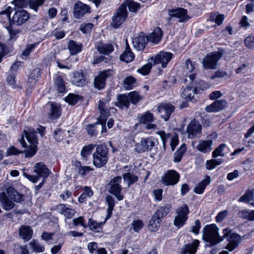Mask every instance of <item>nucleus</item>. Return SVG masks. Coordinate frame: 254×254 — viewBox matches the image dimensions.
I'll list each match as a JSON object with an SVG mask.
<instances>
[{
    "instance_id": "a18cd8bd",
    "label": "nucleus",
    "mask_w": 254,
    "mask_h": 254,
    "mask_svg": "<svg viewBox=\"0 0 254 254\" xmlns=\"http://www.w3.org/2000/svg\"><path fill=\"white\" fill-rule=\"evenodd\" d=\"M127 95L131 103L134 105L142 99V97L139 94L138 92L136 91L130 92Z\"/></svg>"
},
{
    "instance_id": "a211bd4d",
    "label": "nucleus",
    "mask_w": 254,
    "mask_h": 254,
    "mask_svg": "<svg viewBox=\"0 0 254 254\" xmlns=\"http://www.w3.org/2000/svg\"><path fill=\"white\" fill-rule=\"evenodd\" d=\"M148 41V36L144 33H141L133 39V46L138 50H141L145 48Z\"/></svg>"
},
{
    "instance_id": "680f3d73",
    "label": "nucleus",
    "mask_w": 254,
    "mask_h": 254,
    "mask_svg": "<svg viewBox=\"0 0 254 254\" xmlns=\"http://www.w3.org/2000/svg\"><path fill=\"white\" fill-rule=\"evenodd\" d=\"M245 44L246 47L250 49L254 48V37L249 36L245 39Z\"/></svg>"
},
{
    "instance_id": "0eeeda50",
    "label": "nucleus",
    "mask_w": 254,
    "mask_h": 254,
    "mask_svg": "<svg viewBox=\"0 0 254 254\" xmlns=\"http://www.w3.org/2000/svg\"><path fill=\"white\" fill-rule=\"evenodd\" d=\"M127 16V11L125 5H121L112 18L111 25L117 28L123 23Z\"/></svg>"
},
{
    "instance_id": "bf43d9fd",
    "label": "nucleus",
    "mask_w": 254,
    "mask_h": 254,
    "mask_svg": "<svg viewBox=\"0 0 254 254\" xmlns=\"http://www.w3.org/2000/svg\"><path fill=\"white\" fill-rule=\"evenodd\" d=\"M65 135V131L61 129H56L54 131V136L57 141L63 140Z\"/></svg>"
},
{
    "instance_id": "f8f14e48",
    "label": "nucleus",
    "mask_w": 254,
    "mask_h": 254,
    "mask_svg": "<svg viewBox=\"0 0 254 254\" xmlns=\"http://www.w3.org/2000/svg\"><path fill=\"white\" fill-rule=\"evenodd\" d=\"M157 110L161 117L167 121L174 112L175 107L169 103H162L158 106Z\"/></svg>"
},
{
    "instance_id": "20e7f679",
    "label": "nucleus",
    "mask_w": 254,
    "mask_h": 254,
    "mask_svg": "<svg viewBox=\"0 0 254 254\" xmlns=\"http://www.w3.org/2000/svg\"><path fill=\"white\" fill-rule=\"evenodd\" d=\"M93 163L97 168L104 166L108 160V149L103 145H98L93 154Z\"/></svg>"
},
{
    "instance_id": "8fccbe9b",
    "label": "nucleus",
    "mask_w": 254,
    "mask_h": 254,
    "mask_svg": "<svg viewBox=\"0 0 254 254\" xmlns=\"http://www.w3.org/2000/svg\"><path fill=\"white\" fill-rule=\"evenodd\" d=\"M157 134L160 136L163 142V147L165 149L166 144L167 142L168 139H171L173 134L166 133L164 131H159L157 132Z\"/></svg>"
},
{
    "instance_id": "c9c22d12",
    "label": "nucleus",
    "mask_w": 254,
    "mask_h": 254,
    "mask_svg": "<svg viewBox=\"0 0 254 254\" xmlns=\"http://www.w3.org/2000/svg\"><path fill=\"white\" fill-rule=\"evenodd\" d=\"M107 220L106 218L104 222L99 223L92 218H90L88 220V226L91 231L96 232H99Z\"/></svg>"
},
{
    "instance_id": "de8ad7c7",
    "label": "nucleus",
    "mask_w": 254,
    "mask_h": 254,
    "mask_svg": "<svg viewBox=\"0 0 254 254\" xmlns=\"http://www.w3.org/2000/svg\"><path fill=\"white\" fill-rule=\"evenodd\" d=\"M135 83V79L132 76L126 77L123 83V86L127 90L131 89Z\"/></svg>"
},
{
    "instance_id": "69168bd1",
    "label": "nucleus",
    "mask_w": 254,
    "mask_h": 254,
    "mask_svg": "<svg viewBox=\"0 0 254 254\" xmlns=\"http://www.w3.org/2000/svg\"><path fill=\"white\" fill-rule=\"evenodd\" d=\"M151 68V64H146L144 65L143 66H142L141 68L137 69V72L144 75H147L150 72Z\"/></svg>"
},
{
    "instance_id": "5701e85b",
    "label": "nucleus",
    "mask_w": 254,
    "mask_h": 254,
    "mask_svg": "<svg viewBox=\"0 0 254 254\" xmlns=\"http://www.w3.org/2000/svg\"><path fill=\"white\" fill-rule=\"evenodd\" d=\"M59 212L66 219H71L75 214L74 209L68 207L65 204H60L57 206Z\"/></svg>"
},
{
    "instance_id": "e2e57ef3",
    "label": "nucleus",
    "mask_w": 254,
    "mask_h": 254,
    "mask_svg": "<svg viewBox=\"0 0 254 254\" xmlns=\"http://www.w3.org/2000/svg\"><path fill=\"white\" fill-rule=\"evenodd\" d=\"M195 63L191 62L190 59H187L185 62V66L187 71L192 72L195 69Z\"/></svg>"
},
{
    "instance_id": "9b49d317",
    "label": "nucleus",
    "mask_w": 254,
    "mask_h": 254,
    "mask_svg": "<svg viewBox=\"0 0 254 254\" xmlns=\"http://www.w3.org/2000/svg\"><path fill=\"white\" fill-rule=\"evenodd\" d=\"M121 181L122 177L118 176L114 178L110 183V192L113 194L119 200H122L124 198L123 195L120 193L122 188L120 184Z\"/></svg>"
},
{
    "instance_id": "6ab92c4d",
    "label": "nucleus",
    "mask_w": 254,
    "mask_h": 254,
    "mask_svg": "<svg viewBox=\"0 0 254 254\" xmlns=\"http://www.w3.org/2000/svg\"><path fill=\"white\" fill-rule=\"evenodd\" d=\"M89 11L90 7L87 5L80 1L75 3L73 9V15L75 18L79 19Z\"/></svg>"
},
{
    "instance_id": "c756f323",
    "label": "nucleus",
    "mask_w": 254,
    "mask_h": 254,
    "mask_svg": "<svg viewBox=\"0 0 254 254\" xmlns=\"http://www.w3.org/2000/svg\"><path fill=\"white\" fill-rule=\"evenodd\" d=\"M10 200L4 192L0 193V201L2 208L5 210H10L15 206V204Z\"/></svg>"
},
{
    "instance_id": "bb28decb",
    "label": "nucleus",
    "mask_w": 254,
    "mask_h": 254,
    "mask_svg": "<svg viewBox=\"0 0 254 254\" xmlns=\"http://www.w3.org/2000/svg\"><path fill=\"white\" fill-rule=\"evenodd\" d=\"M96 49L100 54L106 56H110L114 51V46L111 44H103L100 43L96 46Z\"/></svg>"
},
{
    "instance_id": "79ce46f5",
    "label": "nucleus",
    "mask_w": 254,
    "mask_h": 254,
    "mask_svg": "<svg viewBox=\"0 0 254 254\" xmlns=\"http://www.w3.org/2000/svg\"><path fill=\"white\" fill-rule=\"evenodd\" d=\"M122 5H125L126 8L128 7L130 11L136 12L140 8V4L132 0H127Z\"/></svg>"
},
{
    "instance_id": "f3484780",
    "label": "nucleus",
    "mask_w": 254,
    "mask_h": 254,
    "mask_svg": "<svg viewBox=\"0 0 254 254\" xmlns=\"http://www.w3.org/2000/svg\"><path fill=\"white\" fill-rule=\"evenodd\" d=\"M29 18V14L25 10L21 9L15 11L12 16L13 23L21 25Z\"/></svg>"
},
{
    "instance_id": "603ef678",
    "label": "nucleus",
    "mask_w": 254,
    "mask_h": 254,
    "mask_svg": "<svg viewBox=\"0 0 254 254\" xmlns=\"http://www.w3.org/2000/svg\"><path fill=\"white\" fill-rule=\"evenodd\" d=\"M226 147L225 144H220L215 150L212 152V157L216 158L218 156H224L225 154L223 152L224 148Z\"/></svg>"
},
{
    "instance_id": "ddd939ff",
    "label": "nucleus",
    "mask_w": 254,
    "mask_h": 254,
    "mask_svg": "<svg viewBox=\"0 0 254 254\" xmlns=\"http://www.w3.org/2000/svg\"><path fill=\"white\" fill-rule=\"evenodd\" d=\"M187 132L190 138L197 137L201 133V126L197 121L193 120L188 125Z\"/></svg>"
},
{
    "instance_id": "cd10ccee",
    "label": "nucleus",
    "mask_w": 254,
    "mask_h": 254,
    "mask_svg": "<svg viewBox=\"0 0 254 254\" xmlns=\"http://www.w3.org/2000/svg\"><path fill=\"white\" fill-rule=\"evenodd\" d=\"M61 115V107L59 104L52 103L50 104V112L48 114L49 119L54 120L58 118Z\"/></svg>"
},
{
    "instance_id": "9d476101",
    "label": "nucleus",
    "mask_w": 254,
    "mask_h": 254,
    "mask_svg": "<svg viewBox=\"0 0 254 254\" xmlns=\"http://www.w3.org/2000/svg\"><path fill=\"white\" fill-rule=\"evenodd\" d=\"M155 139L152 137L142 138L141 141L135 145V150L138 153L151 150L155 146Z\"/></svg>"
},
{
    "instance_id": "412c9836",
    "label": "nucleus",
    "mask_w": 254,
    "mask_h": 254,
    "mask_svg": "<svg viewBox=\"0 0 254 254\" xmlns=\"http://www.w3.org/2000/svg\"><path fill=\"white\" fill-rule=\"evenodd\" d=\"M72 75L71 82L73 84L77 86H82L86 84V78L81 70L74 71Z\"/></svg>"
},
{
    "instance_id": "c03bdc74",
    "label": "nucleus",
    "mask_w": 254,
    "mask_h": 254,
    "mask_svg": "<svg viewBox=\"0 0 254 254\" xmlns=\"http://www.w3.org/2000/svg\"><path fill=\"white\" fill-rule=\"evenodd\" d=\"M186 151V146L185 144H182L179 149L174 153V161L175 162H179Z\"/></svg>"
},
{
    "instance_id": "6e6552de",
    "label": "nucleus",
    "mask_w": 254,
    "mask_h": 254,
    "mask_svg": "<svg viewBox=\"0 0 254 254\" xmlns=\"http://www.w3.org/2000/svg\"><path fill=\"white\" fill-rule=\"evenodd\" d=\"M109 100L110 97H108L105 101L100 100L98 103V107L100 113L98 120L102 124H104L106 121L107 118L110 114V110L114 109L109 107Z\"/></svg>"
},
{
    "instance_id": "37998d69",
    "label": "nucleus",
    "mask_w": 254,
    "mask_h": 254,
    "mask_svg": "<svg viewBox=\"0 0 254 254\" xmlns=\"http://www.w3.org/2000/svg\"><path fill=\"white\" fill-rule=\"evenodd\" d=\"M123 178L125 182L127 183L128 187H129L138 180L137 176L130 173H125L123 175Z\"/></svg>"
},
{
    "instance_id": "dca6fc26",
    "label": "nucleus",
    "mask_w": 254,
    "mask_h": 254,
    "mask_svg": "<svg viewBox=\"0 0 254 254\" xmlns=\"http://www.w3.org/2000/svg\"><path fill=\"white\" fill-rule=\"evenodd\" d=\"M172 54L166 52H160L152 59L155 64H161L163 68L166 67L172 58Z\"/></svg>"
},
{
    "instance_id": "4d7b16f0",
    "label": "nucleus",
    "mask_w": 254,
    "mask_h": 254,
    "mask_svg": "<svg viewBox=\"0 0 254 254\" xmlns=\"http://www.w3.org/2000/svg\"><path fill=\"white\" fill-rule=\"evenodd\" d=\"M78 95L73 94H69L65 99L66 102L70 105H75L79 100Z\"/></svg>"
},
{
    "instance_id": "c85d7f7f",
    "label": "nucleus",
    "mask_w": 254,
    "mask_h": 254,
    "mask_svg": "<svg viewBox=\"0 0 254 254\" xmlns=\"http://www.w3.org/2000/svg\"><path fill=\"white\" fill-rule=\"evenodd\" d=\"M196 88L188 86L184 88L181 92V96L186 101H191L196 93Z\"/></svg>"
},
{
    "instance_id": "4c0bfd02",
    "label": "nucleus",
    "mask_w": 254,
    "mask_h": 254,
    "mask_svg": "<svg viewBox=\"0 0 254 254\" xmlns=\"http://www.w3.org/2000/svg\"><path fill=\"white\" fill-rule=\"evenodd\" d=\"M55 85L59 93H63L66 91V87L63 77L57 75L55 79Z\"/></svg>"
},
{
    "instance_id": "a878e982",
    "label": "nucleus",
    "mask_w": 254,
    "mask_h": 254,
    "mask_svg": "<svg viewBox=\"0 0 254 254\" xmlns=\"http://www.w3.org/2000/svg\"><path fill=\"white\" fill-rule=\"evenodd\" d=\"M163 32L159 27H156L153 31L150 33L148 36L149 41L154 43L158 44L160 41Z\"/></svg>"
},
{
    "instance_id": "49530a36",
    "label": "nucleus",
    "mask_w": 254,
    "mask_h": 254,
    "mask_svg": "<svg viewBox=\"0 0 254 254\" xmlns=\"http://www.w3.org/2000/svg\"><path fill=\"white\" fill-rule=\"evenodd\" d=\"M84 192L79 196L78 199L79 202L82 203L85 201L87 197H91L93 195V191L88 187H85Z\"/></svg>"
},
{
    "instance_id": "4468645a",
    "label": "nucleus",
    "mask_w": 254,
    "mask_h": 254,
    "mask_svg": "<svg viewBox=\"0 0 254 254\" xmlns=\"http://www.w3.org/2000/svg\"><path fill=\"white\" fill-rule=\"evenodd\" d=\"M180 175L175 170H170L162 177L163 183L166 186H173L179 180Z\"/></svg>"
},
{
    "instance_id": "473e14b6",
    "label": "nucleus",
    "mask_w": 254,
    "mask_h": 254,
    "mask_svg": "<svg viewBox=\"0 0 254 254\" xmlns=\"http://www.w3.org/2000/svg\"><path fill=\"white\" fill-rule=\"evenodd\" d=\"M129 101L127 95L121 94L118 97V102L116 103V105L121 108L123 107L128 108L129 105Z\"/></svg>"
},
{
    "instance_id": "5fc2aeb1",
    "label": "nucleus",
    "mask_w": 254,
    "mask_h": 254,
    "mask_svg": "<svg viewBox=\"0 0 254 254\" xmlns=\"http://www.w3.org/2000/svg\"><path fill=\"white\" fill-rule=\"evenodd\" d=\"M7 83L14 89L21 88L20 86L16 83L15 76L13 74L9 75L6 79Z\"/></svg>"
},
{
    "instance_id": "2f4dec72",
    "label": "nucleus",
    "mask_w": 254,
    "mask_h": 254,
    "mask_svg": "<svg viewBox=\"0 0 254 254\" xmlns=\"http://www.w3.org/2000/svg\"><path fill=\"white\" fill-rule=\"evenodd\" d=\"M210 183V178L206 176L204 179L199 183L198 185L194 188V191L197 194H201L204 191L207 185Z\"/></svg>"
},
{
    "instance_id": "b1692460",
    "label": "nucleus",
    "mask_w": 254,
    "mask_h": 254,
    "mask_svg": "<svg viewBox=\"0 0 254 254\" xmlns=\"http://www.w3.org/2000/svg\"><path fill=\"white\" fill-rule=\"evenodd\" d=\"M199 241L194 240L192 243L185 245L181 249L182 254H195L197 251Z\"/></svg>"
},
{
    "instance_id": "ea45409f",
    "label": "nucleus",
    "mask_w": 254,
    "mask_h": 254,
    "mask_svg": "<svg viewBox=\"0 0 254 254\" xmlns=\"http://www.w3.org/2000/svg\"><path fill=\"white\" fill-rule=\"evenodd\" d=\"M105 199L108 206V208L107 209V215L106 217V219H108L110 218L112 215V211L114 209L115 204L114 198L110 195H107Z\"/></svg>"
},
{
    "instance_id": "58836bf2",
    "label": "nucleus",
    "mask_w": 254,
    "mask_h": 254,
    "mask_svg": "<svg viewBox=\"0 0 254 254\" xmlns=\"http://www.w3.org/2000/svg\"><path fill=\"white\" fill-rule=\"evenodd\" d=\"M171 208V205L170 204H167L165 206L160 207L154 214L161 219V218L164 217L170 212Z\"/></svg>"
},
{
    "instance_id": "7ed1b4c3",
    "label": "nucleus",
    "mask_w": 254,
    "mask_h": 254,
    "mask_svg": "<svg viewBox=\"0 0 254 254\" xmlns=\"http://www.w3.org/2000/svg\"><path fill=\"white\" fill-rule=\"evenodd\" d=\"M34 172L36 173V175H30L24 173V176L33 183L37 182L41 177L42 179H46L50 175V170L43 162L35 164L34 167Z\"/></svg>"
},
{
    "instance_id": "423d86ee",
    "label": "nucleus",
    "mask_w": 254,
    "mask_h": 254,
    "mask_svg": "<svg viewBox=\"0 0 254 254\" xmlns=\"http://www.w3.org/2000/svg\"><path fill=\"white\" fill-rule=\"evenodd\" d=\"M222 56V54L218 51L214 52L207 55L202 60L203 67L205 69L216 68L217 63Z\"/></svg>"
},
{
    "instance_id": "13d9d810",
    "label": "nucleus",
    "mask_w": 254,
    "mask_h": 254,
    "mask_svg": "<svg viewBox=\"0 0 254 254\" xmlns=\"http://www.w3.org/2000/svg\"><path fill=\"white\" fill-rule=\"evenodd\" d=\"M143 227V223L141 220H135L131 223V227L135 232H139Z\"/></svg>"
},
{
    "instance_id": "2eb2a0df",
    "label": "nucleus",
    "mask_w": 254,
    "mask_h": 254,
    "mask_svg": "<svg viewBox=\"0 0 254 254\" xmlns=\"http://www.w3.org/2000/svg\"><path fill=\"white\" fill-rule=\"evenodd\" d=\"M113 71L111 69H107L101 72L99 75L96 76L94 80V85L95 88L100 90L104 88L106 79L111 74Z\"/></svg>"
},
{
    "instance_id": "72a5a7b5",
    "label": "nucleus",
    "mask_w": 254,
    "mask_h": 254,
    "mask_svg": "<svg viewBox=\"0 0 254 254\" xmlns=\"http://www.w3.org/2000/svg\"><path fill=\"white\" fill-rule=\"evenodd\" d=\"M134 58V54L131 52L129 46L127 44V47L125 52L121 55V60L125 62L126 63H129L131 62Z\"/></svg>"
},
{
    "instance_id": "774afa93",
    "label": "nucleus",
    "mask_w": 254,
    "mask_h": 254,
    "mask_svg": "<svg viewBox=\"0 0 254 254\" xmlns=\"http://www.w3.org/2000/svg\"><path fill=\"white\" fill-rule=\"evenodd\" d=\"M25 153V150L24 151H19L14 146L10 147L6 151V153L7 155H15L20 153Z\"/></svg>"
},
{
    "instance_id": "6e6d98bb",
    "label": "nucleus",
    "mask_w": 254,
    "mask_h": 254,
    "mask_svg": "<svg viewBox=\"0 0 254 254\" xmlns=\"http://www.w3.org/2000/svg\"><path fill=\"white\" fill-rule=\"evenodd\" d=\"M112 58L111 56L101 55L94 58L93 63L95 64L101 62L108 63L112 60Z\"/></svg>"
},
{
    "instance_id": "864d4df0",
    "label": "nucleus",
    "mask_w": 254,
    "mask_h": 254,
    "mask_svg": "<svg viewBox=\"0 0 254 254\" xmlns=\"http://www.w3.org/2000/svg\"><path fill=\"white\" fill-rule=\"evenodd\" d=\"M45 0H30L28 1L30 7L37 11L38 7L42 5Z\"/></svg>"
},
{
    "instance_id": "338daca9",
    "label": "nucleus",
    "mask_w": 254,
    "mask_h": 254,
    "mask_svg": "<svg viewBox=\"0 0 254 254\" xmlns=\"http://www.w3.org/2000/svg\"><path fill=\"white\" fill-rule=\"evenodd\" d=\"M84 218L83 216H80L72 220L73 224L74 226L80 225L84 228H87V226L84 223Z\"/></svg>"
},
{
    "instance_id": "f257e3e1",
    "label": "nucleus",
    "mask_w": 254,
    "mask_h": 254,
    "mask_svg": "<svg viewBox=\"0 0 254 254\" xmlns=\"http://www.w3.org/2000/svg\"><path fill=\"white\" fill-rule=\"evenodd\" d=\"M219 228L214 224L206 225L202 230V239L205 242L207 247H213L227 238L229 242L226 248L231 252L237 248L241 242V237L239 235L232 233L229 228L223 230V236L219 234Z\"/></svg>"
},
{
    "instance_id": "39448f33",
    "label": "nucleus",
    "mask_w": 254,
    "mask_h": 254,
    "mask_svg": "<svg viewBox=\"0 0 254 254\" xmlns=\"http://www.w3.org/2000/svg\"><path fill=\"white\" fill-rule=\"evenodd\" d=\"M176 216L174 218V225L180 228L182 227L188 219L190 210L186 204H183L176 209Z\"/></svg>"
},
{
    "instance_id": "e433bc0d",
    "label": "nucleus",
    "mask_w": 254,
    "mask_h": 254,
    "mask_svg": "<svg viewBox=\"0 0 254 254\" xmlns=\"http://www.w3.org/2000/svg\"><path fill=\"white\" fill-rule=\"evenodd\" d=\"M19 235L23 239L28 241L32 237V231L30 227L22 226L19 229Z\"/></svg>"
},
{
    "instance_id": "4be33fe9",
    "label": "nucleus",
    "mask_w": 254,
    "mask_h": 254,
    "mask_svg": "<svg viewBox=\"0 0 254 254\" xmlns=\"http://www.w3.org/2000/svg\"><path fill=\"white\" fill-rule=\"evenodd\" d=\"M213 144V140L211 139L207 140H200L197 145L196 149L203 153L210 152L212 150L211 146Z\"/></svg>"
},
{
    "instance_id": "aec40b11",
    "label": "nucleus",
    "mask_w": 254,
    "mask_h": 254,
    "mask_svg": "<svg viewBox=\"0 0 254 254\" xmlns=\"http://www.w3.org/2000/svg\"><path fill=\"white\" fill-rule=\"evenodd\" d=\"M227 103L224 100H216L209 106H207L205 110L207 112H217L223 110L226 106Z\"/></svg>"
},
{
    "instance_id": "f03ea898",
    "label": "nucleus",
    "mask_w": 254,
    "mask_h": 254,
    "mask_svg": "<svg viewBox=\"0 0 254 254\" xmlns=\"http://www.w3.org/2000/svg\"><path fill=\"white\" fill-rule=\"evenodd\" d=\"M26 138L30 144V148L25 150L26 157H32L36 152L38 140L36 135V131L32 128L28 127L24 130Z\"/></svg>"
},
{
    "instance_id": "393cba45",
    "label": "nucleus",
    "mask_w": 254,
    "mask_h": 254,
    "mask_svg": "<svg viewBox=\"0 0 254 254\" xmlns=\"http://www.w3.org/2000/svg\"><path fill=\"white\" fill-rule=\"evenodd\" d=\"M7 193L9 198L16 203H20L24 200V195L12 188H7Z\"/></svg>"
},
{
    "instance_id": "7c9ffc66",
    "label": "nucleus",
    "mask_w": 254,
    "mask_h": 254,
    "mask_svg": "<svg viewBox=\"0 0 254 254\" xmlns=\"http://www.w3.org/2000/svg\"><path fill=\"white\" fill-rule=\"evenodd\" d=\"M161 219L153 214L151 219L149 220L148 228L151 232L157 231L160 226Z\"/></svg>"
},
{
    "instance_id": "f704fd0d",
    "label": "nucleus",
    "mask_w": 254,
    "mask_h": 254,
    "mask_svg": "<svg viewBox=\"0 0 254 254\" xmlns=\"http://www.w3.org/2000/svg\"><path fill=\"white\" fill-rule=\"evenodd\" d=\"M68 49L70 54L74 55L79 53L81 51L82 44H77L73 40L69 41L68 44Z\"/></svg>"
},
{
    "instance_id": "052dcab7",
    "label": "nucleus",
    "mask_w": 254,
    "mask_h": 254,
    "mask_svg": "<svg viewBox=\"0 0 254 254\" xmlns=\"http://www.w3.org/2000/svg\"><path fill=\"white\" fill-rule=\"evenodd\" d=\"M241 216L250 220H254V210H242L241 212Z\"/></svg>"
},
{
    "instance_id": "09e8293b",
    "label": "nucleus",
    "mask_w": 254,
    "mask_h": 254,
    "mask_svg": "<svg viewBox=\"0 0 254 254\" xmlns=\"http://www.w3.org/2000/svg\"><path fill=\"white\" fill-rule=\"evenodd\" d=\"M95 145L93 144H89L83 147L81 151V155L83 158H86L89 155L92 150L94 149Z\"/></svg>"
},
{
    "instance_id": "a19ab883",
    "label": "nucleus",
    "mask_w": 254,
    "mask_h": 254,
    "mask_svg": "<svg viewBox=\"0 0 254 254\" xmlns=\"http://www.w3.org/2000/svg\"><path fill=\"white\" fill-rule=\"evenodd\" d=\"M138 118L139 123L142 124L152 122L154 120L153 114L149 111L140 115Z\"/></svg>"
},
{
    "instance_id": "0e129e2a",
    "label": "nucleus",
    "mask_w": 254,
    "mask_h": 254,
    "mask_svg": "<svg viewBox=\"0 0 254 254\" xmlns=\"http://www.w3.org/2000/svg\"><path fill=\"white\" fill-rule=\"evenodd\" d=\"M179 143L178 136L174 133L172 134L171 138L170 146L171 147L172 151H174L176 146L178 145Z\"/></svg>"
},
{
    "instance_id": "3c124183",
    "label": "nucleus",
    "mask_w": 254,
    "mask_h": 254,
    "mask_svg": "<svg viewBox=\"0 0 254 254\" xmlns=\"http://www.w3.org/2000/svg\"><path fill=\"white\" fill-rule=\"evenodd\" d=\"M30 244L32 250L36 252L41 253L45 250L44 246L36 241H32Z\"/></svg>"
},
{
    "instance_id": "1a4fd4ad",
    "label": "nucleus",
    "mask_w": 254,
    "mask_h": 254,
    "mask_svg": "<svg viewBox=\"0 0 254 254\" xmlns=\"http://www.w3.org/2000/svg\"><path fill=\"white\" fill-rule=\"evenodd\" d=\"M168 14L171 17L178 18L180 23L186 22L190 18L188 14L187 10L181 7L169 9Z\"/></svg>"
}]
</instances>
